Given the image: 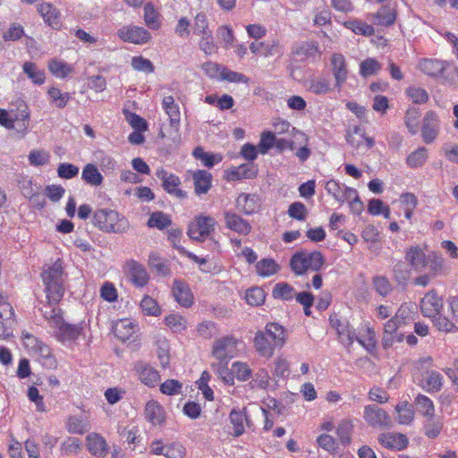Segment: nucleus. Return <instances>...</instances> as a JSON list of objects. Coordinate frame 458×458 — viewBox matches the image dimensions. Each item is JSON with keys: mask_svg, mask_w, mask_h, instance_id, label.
<instances>
[{"mask_svg": "<svg viewBox=\"0 0 458 458\" xmlns=\"http://www.w3.org/2000/svg\"><path fill=\"white\" fill-rule=\"evenodd\" d=\"M81 178L87 183L93 186H98L103 182L102 174L99 173L97 166L93 164H88L83 167Z\"/></svg>", "mask_w": 458, "mask_h": 458, "instance_id": "obj_33", "label": "nucleus"}, {"mask_svg": "<svg viewBox=\"0 0 458 458\" xmlns=\"http://www.w3.org/2000/svg\"><path fill=\"white\" fill-rule=\"evenodd\" d=\"M420 116V110L416 106H410L404 115V123L411 135L418 132L419 130V118Z\"/></svg>", "mask_w": 458, "mask_h": 458, "instance_id": "obj_37", "label": "nucleus"}, {"mask_svg": "<svg viewBox=\"0 0 458 458\" xmlns=\"http://www.w3.org/2000/svg\"><path fill=\"white\" fill-rule=\"evenodd\" d=\"M14 310L8 301V295L0 293V338H5L11 334Z\"/></svg>", "mask_w": 458, "mask_h": 458, "instance_id": "obj_7", "label": "nucleus"}, {"mask_svg": "<svg viewBox=\"0 0 458 458\" xmlns=\"http://www.w3.org/2000/svg\"><path fill=\"white\" fill-rule=\"evenodd\" d=\"M276 344L267 336V333L259 331L254 338V346L259 355L271 357L274 353V348Z\"/></svg>", "mask_w": 458, "mask_h": 458, "instance_id": "obj_26", "label": "nucleus"}, {"mask_svg": "<svg viewBox=\"0 0 458 458\" xmlns=\"http://www.w3.org/2000/svg\"><path fill=\"white\" fill-rule=\"evenodd\" d=\"M146 420L152 425H162L165 422V412L163 406L155 400L148 401L144 409Z\"/></svg>", "mask_w": 458, "mask_h": 458, "instance_id": "obj_20", "label": "nucleus"}, {"mask_svg": "<svg viewBox=\"0 0 458 458\" xmlns=\"http://www.w3.org/2000/svg\"><path fill=\"white\" fill-rule=\"evenodd\" d=\"M49 71L56 77L65 78L73 72V68L64 61L51 59L48 62Z\"/></svg>", "mask_w": 458, "mask_h": 458, "instance_id": "obj_46", "label": "nucleus"}, {"mask_svg": "<svg viewBox=\"0 0 458 458\" xmlns=\"http://www.w3.org/2000/svg\"><path fill=\"white\" fill-rule=\"evenodd\" d=\"M263 333H267V336L269 337L275 344L278 346H283L285 342V330L284 328L277 323H268L265 327V331Z\"/></svg>", "mask_w": 458, "mask_h": 458, "instance_id": "obj_31", "label": "nucleus"}, {"mask_svg": "<svg viewBox=\"0 0 458 458\" xmlns=\"http://www.w3.org/2000/svg\"><path fill=\"white\" fill-rule=\"evenodd\" d=\"M173 221L170 216L162 211L153 212L148 222L147 225L150 228H157L158 230H164L172 225Z\"/></svg>", "mask_w": 458, "mask_h": 458, "instance_id": "obj_36", "label": "nucleus"}, {"mask_svg": "<svg viewBox=\"0 0 458 458\" xmlns=\"http://www.w3.org/2000/svg\"><path fill=\"white\" fill-rule=\"evenodd\" d=\"M407 96L414 104H424L428 101V93L420 87H409L406 89Z\"/></svg>", "mask_w": 458, "mask_h": 458, "instance_id": "obj_61", "label": "nucleus"}, {"mask_svg": "<svg viewBox=\"0 0 458 458\" xmlns=\"http://www.w3.org/2000/svg\"><path fill=\"white\" fill-rule=\"evenodd\" d=\"M134 371L140 382L148 387H155L160 380L159 372L147 362L137 361Z\"/></svg>", "mask_w": 458, "mask_h": 458, "instance_id": "obj_14", "label": "nucleus"}, {"mask_svg": "<svg viewBox=\"0 0 458 458\" xmlns=\"http://www.w3.org/2000/svg\"><path fill=\"white\" fill-rule=\"evenodd\" d=\"M440 120L436 112L428 111L422 120L421 138L426 144L432 143L439 134Z\"/></svg>", "mask_w": 458, "mask_h": 458, "instance_id": "obj_6", "label": "nucleus"}, {"mask_svg": "<svg viewBox=\"0 0 458 458\" xmlns=\"http://www.w3.org/2000/svg\"><path fill=\"white\" fill-rule=\"evenodd\" d=\"M405 259L415 271L422 272L427 269L428 255L419 246H412L406 250Z\"/></svg>", "mask_w": 458, "mask_h": 458, "instance_id": "obj_17", "label": "nucleus"}, {"mask_svg": "<svg viewBox=\"0 0 458 458\" xmlns=\"http://www.w3.org/2000/svg\"><path fill=\"white\" fill-rule=\"evenodd\" d=\"M338 338L343 344L352 345L356 337L355 329L351 326L347 319H344L343 326L336 329Z\"/></svg>", "mask_w": 458, "mask_h": 458, "instance_id": "obj_51", "label": "nucleus"}, {"mask_svg": "<svg viewBox=\"0 0 458 458\" xmlns=\"http://www.w3.org/2000/svg\"><path fill=\"white\" fill-rule=\"evenodd\" d=\"M344 25L358 35L369 37L375 34V29L372 25L359 19H350L344 21Z\"/></svg>", "mask_w": 458, "mask_h": 458, "instance_id": "obj_30", "label": "nucleus"}, {"mask_svg": "<svg viewBox=\"0 0 458 458\" xmlns=\"http://www.w3.org/2000/svg\"><path fill=\"white\" fill-rule=\"evenodd\" d=\"M135 325L128 318L121 319L115 322L112 327V331L115 337L122 342H126L134 334Z\"/></svg>", "mask_w": 458, "mask_h": 458, "instance_id": "obj_27", "label": "nucleus"}, {"mask_svg": "<svg viewBox=\"0 0 458 458\" xmlns=\"http://www.w3.org/2000/svg\"><path fill=\"white\" fill-rule=\"evenodd\" d=\"M117 35L122 40L137 45L145 44L151 38L146 29L139 26H123L118 30Z\"/></svg>", "mask_w": 458, "mask_h": 458, "instance_id": "obj_9", "label": "nucleus"}, {"mask_svg": "<svg viewBox=\"0 0 458 458\" xmlns=\"http://www.w3.org/2000/svg\"><path fill=\"white\" fill-rule=\"evenodd\" d=\"M157 176L162 181V187L167 193L181 199L187 197V193L179 189L181 180L177 175L168 173L165 169H161L157 172Z\"/></svg>", "mask_w": 458, "mask_h": 458, "instance_id": "obj_10", "label": "nucleus"}, {"mask_svg": "<svg viewBox=\"0 0 458 458\" xmlns=\"http://www.w3.org/2000/svg\"><path fill=\"white\" fill-rule=\"evenodd\" d=\"M91 222L98 229L107 233L123 234L130 227L128 219L123 215L111 208L96 209Z\"/></svg>", "mask_w": 458, "mask_h": 458, "instance_id": "obj_2", "label": "nucleus"}, {"mask_svg": "<svg viewBox=\"0 0 458 458\" xmlns=\"http://www.w3.org/2000/svg\"><path fill=\"white\" fill-rule=\"evenodd\" d=\"M128 267V276L134 285L142 287L148 284L149 276L144 266L131 260L129 262Z\"/></svg>", "mask_w": 458, "mask_h": 458, "instance_id": "obj_23", "label": "nucleus"}, {"mask_svg": "<svg viewBox=\"0 0 458 458\" xmlns=\"http://www.w3.org/2000/svg\"><path fill=\"white\" fill-rule=\"evenodd\" d=\"M295 294V289L285 282L276 284L272 291V296L275 299H280L284 301H292Z\"/></svg>", "mask_w": 458, "mask_h": 458, "instance_id": "obj_34", "label": "nucleus"}, {"mask_svg": "<svg viewBox=\"0 0 458 458\" xmlns=\"http://www.w3.org/2000/svg\"><path fill=\"white\" fill-rule=\"evenodd\" d=\"M237 341L233 336H225L214 342L212 356L218 361H230L234 357Z\"/></svg>", "mask_w": 458, "mask_h": 458, "instance_id": "obj_4", "label": "nucleus"}, {"mask_svg": "<svg viewBox=\"0 0 458 458\" xmlns=\"http://www.w3.org/2000/svg\"><path fill=\"white\" fill-rule=\"evenodd\" d=\"M289 216L298 221H304L308 215L306 206L301 201H295L289 206L287 211Z\"/></svg>", "mask_w": 458, "mask_h": 458, "instance_id": "obj_64", "label": "nucleus"}, {"mask_svg": "<svg viewBox=\"0 0 458 458\" xmlns=\"http://www.w3.org/2000/svg\"><path fill=\"white\" fill-rule=\"evenodd\" d=\"M277 138L269 131H264L261 134L260 140L258 144L259 151L261 154H267L273 147L276 148Z\"/></svg>", "mask_w": 458, "mask_h": 458, "instance_id": "obj_55", "label": "nucleus"}, {"mask_svg": "<svg viewBox=\"0 0 458 458\" xmlns=\"http://www.w3.org/2000/svg\"><path fill=\"white\" fill-rule=\"evenodd\" d=\"M395 411L398 413V422L400 424H410L414 419V411L408 402L399 403L395 406Z\"/></svg>", "mask_w": 458, "mask_h": 458, "instance_id": "obj_48", "label": "nucleus"}, {"mask_svg": "<svg viewBox=\"0 0 458 458\" xmlns=\"http://www.w3.org/2000/svg\"><path fill=\"white\" fill-rule=\"evenodd\" d=\"M257 273L261 276H269L278 272L279 266L272 259H263L256 264Z\"/></svg>", "mask_w": 458, "mask_h": 458, "instance_id": "obj_50", "label": "nucleus"}, {"mask_svg": "<svg viewBox=\"0 0 458 458\" xmlns=\"http://www.w3.org/2000/svg\"><path fill=\"white\" fill-rule=\"evenodd\" d=\"M420 306L422 315L429 318L439 330L445 332L454 330L455 326L454 322L441 314L444 302L442 297L437 295L435 289L430 290L425 294L420 300Z\"/></svg>", "mask_w": 458, "mask_h": 458, "instance_id": "obj_1", "label": "nucleus"}, {"mask_svg": "<svg viewBox=\"0 0 458 458\" xmlns=\"http://www.w3.org/2000/svg\"><path fill=\"white\" fill-rule=\"evenodd\" d=\"M427 159V148L425 147H420L407 157L406 163L411 168H418L422 166Z\"/></svg>", "mask_w": 458, "mask_h": 458, "instance_id": "obj_47", "label": "nucleus"}, {"mask_svg": "<svg viewBox=\"0 0 458 458\" xmlns=\"http://www.w3.org/2000/svg\"><path fill=\"white\" fill-rule=\"evenodd\" d=\"M196 229L199 230V238L205 239L214 231L215 220L210 216H199L196 217Z\"/></svg>", "mask_w": 458, "mask_h": 458, "instance_id": "obj_38", "label": "nucleus"}, {"mask_svg": "<svg viewBox=\"0 0 458 458\" xmlns=\"http://www.w3.org/2000/svg\"><path fill=\"white\" fill-rule=\"evenodd\" d=\"M47 94L50 97L52 103L58 108L65 107L70 99L69 93H62L61 90L55 87L50 88Z\"/></svg>", "mask_w": 458, "mask_h": 458, "instance_id": "obj_58", "label": "nucleus"}, {"mask_svg": "<svg viewBox=\"0 0 458 458\" xmlns=\"http://www.w3.org/2000/svg\"><path fill=\"white\" fill-rule=\"evenodd\" d=\"M443 377L437 371H431L422 379L421 386L428 392H438L442 387Z\"/></svg>", "mask_w": 458, "mask_h": 458, "instance_id": "obj_44", "label": "nucleus"}, {"mask_svg": "<svg viewBox=\"0 0 458 458\" xmlns=\"http://www.w3.org/2000/svg\"><path fill=\"white\" fill-rule=\"evenodd\" d=\"M381 68V64L378 61L374 58H367L360 64V74L367 78L377 74Z\"/></svg>", "mask_w": 458, "mask_h": 458, "instance_id": "obj_53", "label": "nucleus"}, {"mask_svg": "<svg viewBox=\"0 0 458 458\" xmlns=\"http://www.w3.org/2000/svg\"><path fill=\"white\" fill-rule=\"evenodd\" d=\"M352 430L353 425L349 420H343L338 424L336 434L344 446H346L351 443Z\"/></svg>", "mask_w": 458, "mask_h": 458, "instance_id": "obj_52", "label": "nucleus"}, {"mask_svg": "<svg viewBox=\"0 0 458 458\" xmlns=\"http://www.w3.org/2000/svg\"><path fill=\"white\" fill-rule=\"evenodd\" d=\"M332 72L335 80V88L340 89L348 77L345 58L342 54H334L331 57Z\"/></svg>", "mask_w": 458, "mask_h": 458, "instance_id": "obj_15", "label": "nucleus"}, {"mask_svg": "<svg viewBox=\"0 0 458 458\" xmlns=\"http://www.w3.org/2000/svg\"><path fill=\"white\" fill-rule=\"evenodd\" d=\"M57 304H53L48 300V305L45 306V310L40 309L43 317L49 322L52 327H55L58 323L62 320V310L56 308Z\"/></svg>", "mask_w": 458, "mask_h": 458, "instance_id": "obj_41", "label": "nucleus"}, {"mask_svg": "<svg viewBox=\"0 0 458 458\" xmlns=\"http://www.w3.org/2000/svg\"><path fill=\"white\" fill-rule=\"evenodd\" d=\"M126 120L134 131H146L148 128V122L135 113L128 110L123 111Z\"/></svg>", "mask_w": 458, "mask_h": 458, "instance_id": "obj_57", "label": "nucleus"}, {"mask_svg": "<svg viewBox=\"0 0 458 458\" xmlns=\"http://www.w3.org/2000/svg\"><path fill=\"white\" fill-rule=\"evenodd\" d=\"M230 422L233 427V436L238 437L244 433V420L249 425V418L245 411L239 410L238 408H233L229 414Z\"/></svg>", "mask_w": 458, "mask_h": 458, "instance_id": "obj_28", "label": "nucleus"}, {"mask_svg": "<svg viewBox=\"0 0 458 458\" xmlns=\"http://www.w3.org/2000/svg\"><path fill=\"white\" fill-rule=\"evenodd\" d=\"M307 87L308 90L315 95H327L334 89L331 86L330 80L322 76L310 79L307 82Z\"/></svg>", "mask_w": 458, "mask_h": 458, "instance_id": "obj_29", "label": "nucleus"}, {"mask_svg": "<svg viewBox=\"0 0 458 458\" xmlns=\"http://www.w3.org/2000/svg\"><path fill=\"white\" fill-rule=\"evenodd\" d=\"M173 295L175 301L183 307H190L193 303V295L186 282L174 279L173 284Z\"/></svg>", "mask_w": 458, "mask_h": 458, "instance_id": "obj_19", "label": "nucleus"}, {"mask_svg": "<svg viewBox=\"0 0 458 458\" xmlns=\"http://www.w3.org/2000/svg\"><path fill=\"white\" fill-rule=\"evenodd\" d=\"M41 277L47 297L53 304H58L64 294L63 262L58 259L52 266L44 269Z\"/></svg>", "mask_w": 458, "mask_h": 458, "instance_id": "obj_3", "label": "nucleus"}, {"mask_svg": "<svg viewBox=\"0 0 458 458\" xmlns=\"http://www.w3.org/2000/svg\"><path fill=\"white\" fill-rule=\"evenodd\" d=\"M449 64L446 61L435 58H422L418 64L420 72L434 79L445 78V72Z\"/></svg>", "mask_w": 458, "mask_h": 458, "instance_id": "obj_11", "label": "nucleus"}, {"mask_svg": "<svg viewBox=\"0 0 458 458\" xmlns=\"http://www.w3.org/2000/svg\"><path fill=\"white\" fill-rule=\"evenodd\" d=\"M378 442L387 449L400 451L407 447L409 439L404 434L389 432L380 434Z\"/></svg>", "mask_w": 458, "mask_h": 458, "instance_id": "obj_16", "label": "nucleus"}, {"mask_svg": "<svg viewBox=\"0 0 458 458\" xmlns=\"http://www.w3.org/2000/svg\"><path fill=\"white\" fill-rule=\"evenodd\" d=\"M443 428V422L440 418L435 414L432 417H427L424 424V433L428 438H436L439 436Z\"/></svg>", "mask_w": 458, "mask_h": 458, "instance_id": "obj_39", "label": "nucleus"}, {"mask_svg": "<svg viewBox=\"0 0 458 458\" xmlns=\"http://www.w3.org/2000/svg\"><path fill=\"white\" fill-rule=\"evenodd\" d=\"M192 179L197 195L206 194L212 186V174L206 170H197L193 173Z\"/></svg>", "mask_w": 458, "mask_h": 458, "instance_id": "obj_24", "label": "nucleus"}, {"mask_svg": "<svg viewBox=\"0 0 458 458\" xmlns=\"http://www.w3.org/2000/svg\"><path fill=\"white\" fill-rule=\"evenodd\" d=\"M38 12L43 17L44 21L52 29L61 27V14L56 7L49 3H43L38 6Z\"/></svg>", "mask_w": 458, "mask_h": 458, "instance_id": "obj_21", "label": "nucleus"}, {"mask_svg": "<svg viewBox=\"0 0 458 458\" xmlns=\"http://www.w3.org/2000/svg\"><path fill=\"white\" fill-rule=\"evenodd\" d=\"M290 267L296 276L304 275L309 270L306 251H296L290 259Z\"/></svg>", "mask_w": 458, "mask_h": 458, "instance_id": "obj_32", "label": "nucleus"}, {"mask_svg": "<svg viewBox=\"0 0 458 458\" xmlns=\"http://www.w3.org/2000/svg\"><path fill=\"white\" fill-rule=\"evenodd\" d=\"M162 105L170 118L171 126L178 125L180 123V111L178 105L174 103L173 96L165 97Z\"/></svg>", "mask_w": 458, "mask_h": 458, "instance_id": "obj_35", "label": "nucleus"}, {"mask_svg": "<svg viewBox=\"0 0 458 458\" xmlns=\"http://www.w3.org/2000/svg\"><path fill=\"white\" fill-rule=\"evenodd\" d=\"M10 112L14 123H17V131L22 132L26 131L29 128L30 117V112L27 103L21 98H17L11 104Z\"/></svg>", "mask_w": 458, "mask_h": 458, "instance_id": "obj_8", "label": "nucleus"}, {"mask_svg": "<svg viewBox=\"0 0 458 458\" xmlns=\"http://www.w3.org/2000/svg\"><path fill=\"white\" fill-rule=\"evenodd\" d=\"M228 363L229 361L226 360L217 361L213 363L211 367L226 385L233 386L234 384V376L233 368L231 369H228Z\"/></svg>", "mask_w": 458, "mask_h": 458, "instance_id": "obj_45", "label": "nucleus"}, {"mask_svg": "<svg viewBox=\"0 0 458 458\" xmlns=\"http://www.w3.org/2000/svg\"><path fill=\"white\" fill-rule=\"evenodd\" d=\"M158 13L156 12L153 4L148 3L144 6V21L146 25L152 30L159 28L160 23L157 21Z\"/></svg>", "mask_w": 458, "mask_h": 458, "instance_id": "obj_60", "label": "nucleus"}, {"mask_svg": "<svg viewBox=\"0 0 458 458\" xmlns=\"http://www.w3.org/2000/svg\"><path fill=\"white\" fill-rule=\"evenodd\" d=\"M140 308L142 309V311L148 316L157 317L161 314V309L159 308L157 301L148 295L144 296L141 300Z\"/></svg>", "mask_w": 458, "mask_h": 458, "instance_id": "obj_59", "label": "nucleus"}, {"mask_svg": "<svg viewBox=\"0 0 458 458\" xmlns=\"http://www.w3.org/2000/svg\"><path fill=\"white\" fill-rule=\"evenodd\" d=\"M373 286L376 292L381 296H386L392 290L389 280L383 276H376L372 279Z\"/></svg>", "mask_w": 458, "mask_h": 458, "instance_id": "obj_63", "label": "nucleus"}, {"mask_svg": "<svg viewBox=\"0 0 458 458\" xmlns=\"http://www.w3.org/2000/svg\"><path fill=\"white\" fill-rule=\"evenodd\" d=\"M307 265L308 269L312 271H319L325 264V258L320 251L307 252Z\"/></svg>", "mask_w": 458, "mask_h": 458, "instance_id": "obj_62", "label": "nucleus"}, {"mask_svg": "<svg viewBox=\"0 0 458 458\" xmlns=\"http://www.w3.org/2000/svg\"><path fill=\"white\" fill-rule=\"evenodd\" d=\"M55 329V336L59 341H74L82 334L84 323L70 324L62 318Z\"/></svg>", "mask_w": 458, "mask_h": 458, "instance_id": "obj_13", "label": "nucleus"}, {"mask_svg": "<svg viewBox=\"0 0 458 458\" xmlns=\"http://www.w3.org/2000/svg\"><path fill=\"white\" fill-rule=\"evenodd\" d=\"M364 420L375 428H390L392 420L388 413L375 404H369L364 408Z\"/></svg>", "mask_w": 458, "mask_h": 458, "instance_id": "obj_5", "label": "nucleus"}, {"mask_svg": "<svg viewBox=\"0 0 458 458\" xmlns=\"http://www.w3.org/2000/svg\"><path fill=\"white\" fill-rule=\"evenodd\" d=\"M417 411L424 417H432L435 414V406L431 399L423 394H419L414 401Z\"/></svg>", "mask_w": 458, "mask_h": 458, "instance_id": "obj_42", "label": "nucleus"}, {"mask_svg": "<svg viewBox=\"0 0 458 458\" xmlns=\"http://www.w3.org/2000/svg\"><path fill=\"white\" fill-rule=\"evenodd\" d=\"M394 276L399 284L405 285L410 278L409 265L404 261L397 262L393 269Z\"/></svg>", "mask_w": 458, "mask_h": 458, "instance_id": "obj_54", "label": "nucleus"}, {"mask_svg": "<svg viewBox=\"0 0 458 458\" xmlns=\"http://www.w3.org/2000/svg\"><path fill=\"white\" fill-rule=\"evenodd\" d=\"M245 300L251 306H260L265 302L266 293L261 287H251L246 291Z\"/></svg>", "mask_w": 458, "mask_h": 458, "instance_id": "obj_49", "label": "nucleus"}, {"mask_svg": "<svg viewBox=\"0 0 458 458\" xmlns=\"http://www.w3.org/2000/svg\"><path fill=\"white\" fill-rule=\"evenodd\" d=\"M220 80L227 81L229 82H235V83L248 84L250 82L249 77H247L243 73L232 71L226 66L225 68H222V72L220 74Z\"/></svg>", "mask_w": 458, "mask_h": 458, "instance_id": "obj_56", "label": "nucleus"}, {"mask_svg": "<svg viewBox=\"0 0 458 458\" xmlns=\"http://www.w3.org/2000/svg\"><path fill=\"white\" fill-rule=\"evenodd\" d=\"M292 54L300 57V61L313 60L319 58L321 51L319 45L315 40L302 41L296 43L292 48Z\"/></svg>", "mask_w": 458, "mask_h": 458, "instance_id": "obj_12", "label": "nucleus"}, {"mask_svg": "<svg viewBox=\"0 0 458 458\" xmlns=\"http://www.w3.org/2000/svg\"><path fill=\"white\" fill-rule=\"evenodd\" d=\"M23 72L32 81L34 84L41 85L45 82V72L39 70L36 64L25 62L22 65Z\"/></svg>", "mask_w": 458, "mask_h": 458, "instance_id": "obj_40", "label": "nucleus"}, {"mask_svg": "<svg viewBox=\"0 0 458 458\" xmlns=\"http://www.w3.org/2000/svg\"><path fill=\"white\" fill-rule=\"evenodd\" d=\"M148 266L160 276H166L171 274V269L166 261H164L159 254L151 252L148 256Z\"/></svg>", "mask_w": 458, "mask_h": 458, "instance_id": "obj_43", "label": "nucleus"}, {"mask_svg": "<svg viewBox=\"0 0 458 458\" xmlns=\"http://www.w3.org/2000/svg\"><path fill=\"white\" fill-rule=\"evenodd\" d=\"M224 216L227 228L242 235H247L250 233L251 225L250 223L236 213L225 212Z\"/></svg>", "mask_w": 458, "mask_h": 458, "instance_id": "obj_22", "label": "nucleus"}, {"mask_svg": "<svg viewBox=\"0 0 458 458\" xmlns=\"http://www.w3.org/2000/svg\"><path fill=\"white\" fill-rule=\"evenodd\" d=\"M372 15L374 22L379 26H391L396 20V11L390 4L382 5L379 10Z\"/></svg>", "mask_w": 458, "mask_h": 458, "instance_id": "obj_25", "label": "nucleus"}, {"mask_svg": "<svg viewBox=\"0 0 458 458\" xmlns=\"http://www.w3.org/2000/svg\"><path fill=\"white\" fill-rule=\"evenodd\" d=\"M86 445L89 452L97 457H106L109 452V446L106 439L98 433H90L86 437Z\"/></svg>", "mask_w": 458, "mask_h": 458, "instance_id": "obj_18", "label": "nucleus"}]
</instances>
